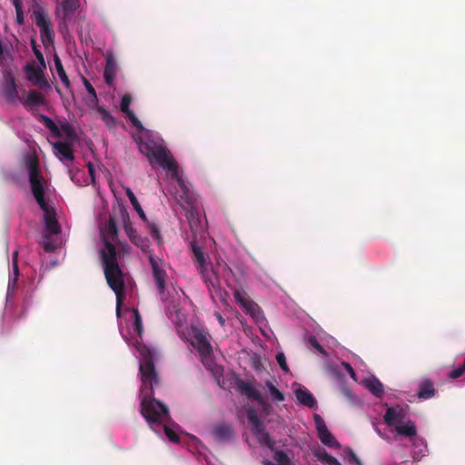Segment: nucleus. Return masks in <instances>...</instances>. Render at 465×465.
Returning <instances> with one entry per match:
<instances>
[{
  "instance_id": "8fccbe9b",
  "label": "nucleus",
  "mask_w": 465,
  "mask_h": 465,
  "mask_svg": "<svg viewBox=\"0 0 465 465\" xmlns=\"http://www.w3.org/2000/svg\"><path fill=\"white\" fill-rule=\"evenodd\" d=\"M44 249L46 252H53L55 249V247L51 242H45L44 243Z\"/></svg>"
},
{
  "instance_id": "a19ab883",
  "label": "nucleus",
  "mask_w": 465,
  "mask_h": 465,
  "mask_svg": "<svg viewBox=\"0 0 465 465\" xmlns=\"http://www.w3.org/2000/svg\"><path fill=\"white\" fill-rule=\"evenodd\" d=\"M32 48L34 51V54L38 60V62L43 65V67H45V58L41 51L38 49L36 43L34 39L31 40Z\"/></svg>"
},
{
  "instance_id": "052dcab7",
  "label": "nucleus",
  "mask_w": 465,
  "mask_h": 465,
  "mask_svg": "<svg viewBox=\"0 0 465 465\" xmlns=\"http://www.w3.org/2000/svg\"><path fill=\"white\" fill-rule=\"evenodd\" d=\"M263 465H280V464H275L272 461L265 460V461H263ZM281 465H282V464H281Z\"/></svg>"
},
{
  "instance_id": "13d9d810",
  "label": "nucleus",
  "mask_w": 465,
  "mask_h": 465,
  "mask_svg": "<svg viewBox=\"0 0 465 465\" xmlns=\"http://www.w3.org/2000/svg\"><path fill=\"white\" fill-rule=\"evenodd\" d=\"M216 316H217V320L220 322V324L222 326H223L224 325V319L223 318V316L221 314H219V313Z\"/></svg>"
},
{
  "instance_id": "3c124183",
  "label": "nucleus",
  "mask_w": 465,
  "mask_h": 465,
  "mask_svg": "<svg viewBox=\"0 0 465 465\" xmlns=\"http://www.w3.org/2000/svg\"><path fill=\"white\" fill-rule=\"evenodd\" d=\"M151 233L155 237V238H159V231L156 227L155 224H152L151 225Z\"/></svg>"
},
{
  "instance_id": "0eeeda50",
  "label": "nucleus",
  "mask_w": 465,
  "mask_h": 465,
  "mask_svg": "<svg viewBox=\"0 0 465 465\" xmlns=\"http://www.w3.org/2000/svg\"><path fill=\"white\" fill-rule=\"evenodd\" d=\"M32 17L35 24L40 29V35L43 45L49 47L54 45V33L51 27L50 20L41 6L34 9Z\"/></svg>"
},
{
  "instance_id": "4468645a",
  "label": "nucleus",
  "mask_w": 465,
  "mask_h": 465,
  "mask_svg": "<svg viewBox=\"0 0 465 465\" xmlns=\"http://www.w3.org/2000/svg\"><path fill=\"white\" fill-rule=\"evenodd\" d=\"M404 418H405V411L400 406L389 407L386 410V412L383 416L384 422L389 427H392V426L395 427L396 425H398L397 423L403 420Z\"/></svg>"
},
{
  "instance_id": "e2e57ef3",
  "label": "nucleus",
  "mask_w": 465,
  "mask_h": 465,
  "mask_svg": "<svg viewBox=\"0 0 465 465\" xmlns=\"http://www.w3.org/2000/svg\"><path fill=\"white\" fill-rule=\"evenodd\" d=\"M175 440H176V443H178V442H179V437H178V434H177V433H176Z\"/></svg>"
},
{
  "instance_id": "20e7f679",
  "label": "nucleus",
  "mask_w": 465,
  "mask_h": 465,
  "mask_svg": "<svg viewBox=\"0 0 465 465\" xmlns=\"http://www.w3.org/2000/svg\"><path fill=\"white\" fill-rule=\"evenodd\" d=\"M101 258L106 282L116 296V313L120 315L125 297V281L124 272L117 261L116 248L112 242L104 241Z\"/></svg>"
},
{
  "instance_id": "c85d7f7f",
  "label": "nucleus",
  "mask_w": 465,
  "mask_h": 465,
  "mask_svg": "<svg viewBox=\"0 0 465 465\" xmlns=\"http://www.w3.org/2000/svg\"><path fill=\"white\" fill-rule=\"evenodd\" d=\"M126 195L127 197L129 198L132 205L134 206V210L138 213L139 216L143 220L145 221L146 220V215L141 206V204L139 203L136 196L134 195V193H133V191L131 189H127L126 190Z\"/></svg>"
},
{
  "instance_id": "7ed1b4c3",
  "label": "nucleus",
  "mask_w": 465,
  "mask_h": 465,
  "mask_svg": "<svg viewBox=\"0 0 465 465\" xmlns=\"http://www.w3.org/2000/svg\"><path fill=\"white\" fill-rule=\"evenodd\" d=\"M139 151L148 159L150 165L160 167L165 172L168 183L163 185L159 182L165 195H174L173 181L174 180V158L163 141L155 140L151 134H144L138 143Z\"/></svg>"
},
{
  "instance_id": "680f3d73",
  "label": "nucleus",
  "mask_w": 465,
  "mask_h": 465,
  "mask_svg": "<svg viewBox=\"0 0 465 465\" xmlns=\"http://www.w3.org/2000/svg\"><path fill=\"white\" fill-rule=\"evenodd\" d=\"M0 53H5V50L1 41H0Z\"/></svg>"
},
{
  "instance_id": "f8f14e48",
  "label": "nucleus",
  "mask_w": 465,
  "mask_h": 465,
  "mask_svg": "<svg viewBox=\"0 0 465 465\" xmlns=\"http://www.w3.org/2000/svg\"><path fill=\"white\" fill-rule=\"evenodd\" d=\"M44 212L45 226L47 232L51 234H58L61 231L59 223L56 219V213L48 203L41 208Z\"/></svg>"
},
{
  "instance_id": "bf43d9fd",
  "label": "nucleus",
  "mask_w": 465,
  "mask_h": 465,
  "mask_svg": "<svg viewBox=\"0 0 465 465\" xmlns=\"http://www.w3.org/2000/svg\"><path fill=\"white\" fill-rule=\"evenodd\" d=\"M17 259H18V252L15 251L13 252V256H12V263L14 262V261L18 262Z\"/></svg>"
},
{
  "instance_id": "39448f33",
  "label": "nucleus",
  "mask_w": 465,
  "mask_h": 465,
  "mask_svg": "<svg viewBox=\"0 0 465 465\" xmlns=\"http://www.w3.org/2000/svg\"><path fill=\"white\" fill-rule=\"evenodd\" d=\"M181 339L190 341L191 345L197 351L200 360L206 370L214 376L222 375L223 368L216 364L213 354V348L211 343L212 336L203 328L191 325L185 332L178 330Z\"/></svg>"
},
{
  "instance_id": "473e14b6",
  "label": "nucleus",
  "mask_w": 465,
  "mask_h": 465,
  "mask_svg": "<svg viewBox=\"0 0 465 465\" xmlns=\"http://www.w3.org/2000/svg\"><path fill=\"white\" fill-rule=\"evenodd\" d=\"M319 460L325 462L327 465H341L339 460L329 454L325 450L317 454Z\"/></svg>"
},
{
  "instance_id": "72a5a7b5",
  "label": "nucleus",
  "mask_w": 465,
  "mask_h": 465,
  "mask_svg": "<svg viewBox=\"0 0 465 465\" xmlns=\"http://www.w3.org/2000/svg\"><path fill=\"white\" fill-rule=\"evenodd\" d=\"M13 266V272H14V277L9 280L8 283V293L13 292L15 289L16 282L18 281L19 276V268H18V262L14 261L12 263Z\"/></svg>"
},
{
  "instance_id": "a18cd8bd",
  "label": "nucleus",
  "mask_w": 465,
  "mask_h": 465,
  "mask_svg": "<svg viewBox=\"0 0 465 465\" xmlns=\"http://www.w3.org/2000/svg\"><path fill=\"white\" fill-rule=\"evenodd\" d=\"M346 453L348 455V459L350 461L354 462L356 465H362L361 460L358 458V456L355 454V452L351 449H349L346 451Z\"/></svg>"
},
{
  "instance_id": "bb28decb",
  "label": "nucleus",
  "mask_w": 465,
  "mask_h": 465,
  "mask_svg": "<svg viewBox=\"0 0 465 465\" xmlns=\"http://www.w3.org/2000/svg\"><path fill=\"white\" fill-rule=\"evenodd\" d=\"M97 112L99 113L102 121L108 128H113L116 125L115 118L105 108L98 106Z\"/></svg>"
},
{
  "instance_id": "58836bf2",
  "label": "nucleus",
  "mask_w": 465,
  "mask_h": 465,
  "mask_svg": "<svg viewBox=\"0 0 465 465\" xmlns=\"http://www.w3.org/2000/svg\"><path fill=\"white\" fill-rule=\"evenodd\" d=\"M308 342L312 347H313L319 353L322 355H327L325 349L320 344L317 338L314 336H310L308 339Z\"/></svg>"
},
{
  "instance_id": "aec40b11",
  "label": "nucleus",
  "mask_w": 465,
  "mask_h": 465,
  "mask_svg": "<svg viewBox=\"0 0 465 465\" xmlns=\"http://www.w3.org/2000/svg\"><path fill=\"white\" fill-rule=\"evenodd\" d=\"M233 295L237 302L244 307L251 314L254 315V311L259 310L257 304L249 301L243 290H235Z\"/></svg>"
},
{
  "instance_id": "7c9ffc66",
  "label": "nucleus",
  "mask_w": 465,
  "mask_h": 465,
  "mask_svg": "<svg viewBox=\"0 0 465 465\" xmlns=\"http://www.w3.org/2000/svg\"><path fill=\"white\" fill-rule=\"evenodd\" d=\"M134 313V331L141 337L143 331L142 316L138 309H133Z\"/></svg>"
},
{
  "instance_id": "2eb2a0df",
  "label": "nucleus",
  "mask_w": 465,
  "mask_h": 465,
  "mask_svg": "<svg viewBox=\"0 0 465 465\" xmlns=\"http://www.w3.org/2000/svg\"><path fill=\"white\" fill-rule=\"evenodd\" d=\"M54 154L61 160L73 162L74 160L72 145L65 142H56L54 143Z\"/></svg>"
},
{
  "instance_id": "f3484780",
  "label": "nucleus",
  "mask_w": 465,
  "mask_h": 465,
  "mask_svg": "<svg viewBox=\"0 0 465 465\" xmlns=\"http://www.w3.org/2000/svg\"><path fill=\"white\" fill-rule=\"evenodd\" d=\"M213 435L218 441H230L233 439L232 427L228 424H218L213 428Z\"/></svg>"
},
{
  "instance_id": "a211bd4d",
  "label": "nucleus",
  "mask_w": 465,
  "mask_h": 465,
  "mask_svg": "<svg viewBox=\"0 0 465 465\" xmlns=\"http://www.w3.org/2000/svg\"><path fill=\"white\" fill-rule=\"evenodd\" d=\"M131 102H132V98L130 95L128 94H125L122 97V101H121V110L124 114H126V116L128 117V119L131 121V123L137 128H142V124L141 122L139 121V119L136 117V115L134 114V113L130 110V104H131Z\"/></svg>"
},
{
  "instance_id": "e433bc0d",
  "label": "nucleus",
  "mask_w": 465,
  "mask_h": 465,
  "mask_svg": "<svg viewBox=\"0 0 465 465\" xmlns=\"http://www.w3.org/2000/svg\"><path fill=\"white\" fill-rule=\"evenodd\" d=\"M274 460L277 464L290 465L291 460L288 455L282 450H276L273 455Z\"/></svg>"
},
{
  "instance_id": "6ab92c4d",
  "label": "nucleus",
  "mask_w": 465,
  "mask_h": 465,
  "mask_svg": "<svg viewBox=\"0 0 465 465\" xmlns=\"http://www.w3.org/2000/svg\"><path fill=\"white\" fill-rule=\"evenodd\" d=\"M295 396L297 401L309 408L316 407V400L311 391L305 388H301L295 391Z\"/></svg>"
},
{
  "instance_id": "6e6d98bb",
  "label": "nucleus",
  "mask_w": 465,
  "mask_h": 465,
  "mask_svg": "<svg viewBox=\"0 0 465 465\" xmlns=\"http://www.w3.org/2000/svg\"><path fill=\"white\" fill-rule=\"evenodd\" d=\"M87 166H88L89 174L94 179V165L91 163H89Z\"/></svg>"
},
{
  "instance_id": "c9c22d12",
  "label": "nucleus",
  "mask_w": 465,
  "mask_h": 465,
  "mask_svg": "<svg viewBox=\"0 0 465 465\" xmlns=\"http://www.w3.org/2000/svg\"><path fill=\"white\" fill-rule=\"evenodd\" d=\"M59 129H60L61 134H64L67 138H69V139L76 138V133H75L74 127L70 124L64 123L61 124V127Z\"/></svg>"
},
{
  "instance_id": "393cba45",
  "label": "nucleus",
  "mask_w": 465,
  "mask_h": 465,
  "mask_svg": "<svg viewBox=\"0 0 465 465\" xmlns=\"http://www.w3.org/2000/svg\"><path fill=\"white\" fill-rule=\"evenodd\" d=\"M39 122H41L53 134L57 137L61 136V132L56 124L48 116L39 114H37Z\"/></svg>"
},
{
  "instance_id": "79ce46f5",
  "label": "nucleus",
  "mask_w": 465,
  "mask_h": 465,
  "mask_svg": "<svg viewBox=\"0 0 465 465\" xmlns=\"http://www.w3.org/2000/svg\"><path fill=\"white\" fill-rule=\"evenodd\" d=\"M84 87L88 93V94L95 101L97 102L98 98H97V94H96V91L95 89L93 87V85L90 84V82L84 78Z\"/></svg>"
},
{
  "instance_id": "603ef678",
  "label": "nucleus",
  "mask_w": 465,
  "mask_h": 465,
  "mask_svg": "<svg viewBox=\"0 0 465 465\" xmlns=\"http://www.w3.org/2000/svg\"><path fill=\"white\" fill-rule=\"evenodd\" d=\"M136 242L139 243V247H141L143 250H144L145 247H147V244H144V241L142 237L136 235Z\"/></svg>"
},
{
  "instance_id": "f03ea898",
  "label": "nucleus",
  "mask_w": 465,
  "mask_h": 465,
  "mask_svg": "<svg viewBox=\"0 0 465 465\" xmlns=\"http://www.w3.org/2000/svg\"><path fill=\"white\" fill-rule=\"evenodd\" d=\"M176 184L179 188L180 204L185 213V216L193 234L190 248L193 252V260L196 264L205 284L214 290L220 288V279L217 272L212 267L209 257L198 245L197 239L205 235V223L201 215L197 194L194 193L191 183L183 176V170L176 163Z\"/></svg>"
},
{
  "instance_id": "5fc2aeb1",
  "label": "nucleus",
  "mask_w": 465,
  "mask_h": 465,
  "mask_svg": "<svg viewBox=\"0 0 465 465\" xmlns=\"http://www.w3.org/2000/svg\"><path fill=\"white\" fill-rule=\"evenodd\" d=\"M342 392L347 398L352 399V392L349 388H342Z\"/></svg>"
},
{
  "instance_id": "dca6fc26",
  "label": "nucleus",
  "mask_w": 465,
  "mask_h": 465,
  "mask_svg": "<svg viewBox=\"0 0 465 465\" xmlns=\"http://www.w3.org/2000/svg\"><path fill=\"white\" fill-rule=\"evenodd\" d=\"M117 64L113 56L106 57V64L104 72V78L106 84L113 86L116 77Z\"/></svg>"
},
{
  "instance_id": "9d476101",
  "label": "nucleus",
  "mask_w": 465,
  "mask_h": 465,
  "mask_svg": "<svg viewBox=\"0 0 465 465\" xmlns=\"http://www.w3.org/2000/svg\"><path fill=\"white\" fill-rule=\"evenodd\" d=\"M237 389L248 399L255 401L265 412L269 411V403L264 400L261 391L257 390L252 383L240 380L237 382Z\"/></svg>"
},
{
  "instance_id": "4be33fe9",
  "label": "nucleus",
  "mask_w": 465,
  "mask_h": 465,
  "mask_svg": "<svg viewBox=\"0 0 465 465\" xmlns=\"http://www.w3.org/2000/svg\"><path fill=\"white\" fill-rule=\"evenodd\" d=\"M24 105L34 108L45 104V98L43 94L35 90H30L26 98L23 101Z\"/></svg>"
},
{
  "instance_id": "ddd939ff",
  "label": "nucleus",
  "mask_w": 465,
  "mask_h": 465,
  "mask_svg": "<svg viewBox=\"0 0 465 465\" xmlns=\"http://www.w3.org/2000/svg\"><path fill=\"white\" fill-rule=\"evenodd\" d=\"M149 261L153 269V280L157 287L158 292L161 295L162 300L164 301L166 272L159 267L158 262L152 255L150 256Z\"/></svg>"
},
{
  "instance_id": "b1692460",
  "label": "nucleus",
  "mask_w": 465,
  "mask_h": 465,
  "mask_svg": "<svg viewBox=\"0 0 465 465\" xmlns=\"http://www.w3.org/2000/svg\"><path fill=\"white\" fill-rule=\"evenodd\" d=\"M366 388L377 398H381L383 395V385L375 377L366 381Z\"/></svg>"
},
{
  "instance_id": "5701e85b",
  "label": "nucleus",
  "mask_w": 465,
  "mask_h": 465,
  "mask_svg": "<svg viewBox=\"0 0 465 465\" xmlns=\"http://www.w3.org/2000/svg\"><path fill=\"white\" fill-rule=\"evenodd\" d=\"M395 431L397 434L410 439L417 436V428L415 422L410 420L403 424L396 425Z\"/></svg>"
},
{
  "instance_id": "49530a36",
  "label": "nucleus",
  "mask_w": 465,
  "mask_h": 465,
  "mask_svg": "<svg viewBox=\"0 0 465 465\" xmlns=\"http://www.w3.org/2000/svg\"><path fill=\"white\" fill-rule=\"evenodd\" d=\"M341 365L342 367L346 370V371L349 373V375L354 380L356 381L357 379V376H356V372L354 371L353 368L351 367V365L348 362H341Z\"/></svg>"
},
{
  "instance_id": "864d4df0",
  "label": "nucleus",
  "mask_w": 465,
  "mask_h": 465,
  "mask_svg": "<svg viewBox=\"0 0 465 465\" xmlns=\"http://www.w3.org/2000/svg\"><path fill=\"white\" fill-rule=\"evenodd\" d=\"M13 5H15V10L23 9L22 0H12Z\"/></svg>"
},
{
  "instance_id": "6e6552de",
  "label": "nucleus",
  "mask_w": 465,
  "mask_h": 465,
  "mask_svg": "<svg viewBox=\"0 0 465 465\" xmlns=\"http://www.w3.org/2000/svg\"><path fill=\"white\" fill-rule=\"evenodd\" d=\"M246 416L248 422L251 425L252 431L255 435L259 443L272 449L274 445V441L271 439L269 433L265 430L264 425L260 420L255 409L249 407L246 411Z\"/></svg>"
},
{
  "instance_id": "de8ad7c7",
  "label": "nucleus",
  "mask_w": 465,
  "mask_h": 465,
  "mask_svg": "<svg viewBox=\"0 0 465 465\" xmlns=\"http://www.w3.org/2000/svg\"><path fill=\"white\" fill-rule=\"evenodd\" d=\"M15 13H16V23L20 25H24L25 16H24L23 9L15 10Z\"/></svg>"
},
{
  "instance_id": "cd10ccee",
  "label": "nucleus",
  "mask_w": 465,
  "mask_h": 465,
  "mask_svg": "<svg viewBox=\"0 0 465 465\" xmlns=\"http://www.w3.org/2000/svg\"><path fill=\"white\" fill-rule=\"evenodd\" d=\"M54 65H55L56 72H57L63 84L68 88L70 86V81L66 75V73L63 67L62 61L58 57V55L54 56Z\"/></svg>"
},
{
  "instance_id": "9b49d317",
  "label": "nucleus",
  "mask_w": 465,
  "mask_h": 465,
  "mask_svg": "<svg viewBox=\"0 0 465 465\" xmlns=\"http://www.w3.org/2000/svg\"><path fill=\"white\" fill-rule=\"evenodd\" d=\"M25 73L26 74L27 80L30 81L33 84L38 86L40 89L47 90L50 88V85L41 68H37L34 64H28L25 67Z\"/></svg>"
},
{
  "instance_id": "4d7b16f0",
  "label": "nucleus",
  "mask_w": 465,
  "mask_h": 465,
  "mask_svg": "<svg viewBox=\"0 0 465 465\" xmlns=\"http://www.w3.org/2000/svg\"><path fill=\"white\" fill-rule=\"evenodd\" d=\"M0 66H5V53H0Z\"/></svg>"
},
{
  "instance_id": "37998d69",
  "label": "nucleus",
  "mask_w": 465,
  "mask_h": 465,
  "mask_svg": "<svg viewBox=\"0 0 465 465\" xmlns=\"http://www.w3.org/2000/svg\"><path fill=\"white\" fill-rule=\"evenodd\" d=\"M276 361H277L278 364L280 365V367L282 368V371H289L287 363H286L285 356H284V354L282 352H279L276 355Z\"/></svg>"
},
{
  "instance_id": "c756f323",
  "label": "nucleus",
  "mask_w": 465,
  "mask_h": 465,
  "mask_svg": "<svg viewBox=\"0 0 465 465\" xmlns=\"http://www.w3.org/2000/svg\"><path fill=\"white\" fill-rule=\"evenodd\" d=\"M318 437L324 445L330 448H337L340 446L339 442L329 430H323Z\"/></svg>"
},
{
  "instance_id": "09e8293b",
  "label": "nucleus",
  "mask_w": 465,
  "mask_h": 465,
  "mask_svg": "<svg viewBox=\"0 0 465 465\" xmlns=\"http://www.w3.org/2000/svg\"><path fill=\"white\" fill-rule=\"evenodd\" d=\"M173 302H169L167 304H166V314L169 318H172L173 316V309H174V305L172 304Z\"/></svg>"
},
{
  "instance_id": "2f4dec72",
  "label": "nucleus",
  "mask_w": 465,
  "mask_h": 465,
  "mask_svg": "<svg viewBox=\"0 0 465 465\" xmlns=\"http://www.w3.org/2000/svg\"><path fill=\"white\" fill-rule=\"evenodd\" d=\"M265 385L273 401L279 402L284 401L283 393L281 392L271 381H266Z\"/></svg>"
},
{
  "instance_id": "412c9836",
  "label": "nucleus",
  "mask_w": 465,
  "mask_h": 465,
  "mask_svg": "<svg viewBox=\"0 0 465 465\" xmlns=\"http://www.w3.org/2000/svg\"><path fill=\"white\" fill-rule=\"evenodd\" d=\"M436 390L432 381L426 379L423 380L419 385L418 397L420 399L428 400L434 397Z\"/></svg>"
},
{
  "instance_id": "f257e3e1",
  "label": "nucleus",
  "mask_w": 465,
  "mask_h": 465,
  "mask_svg": "<svg viewBox=\"0 0 465 465\" xmlns=\"http://www.w3.org/2000/svg\"><path fill=\"white\" fill-rule=\"evenodd\" d=\"M136 349L141 356V414L152 430L159 436L165 435L171 442H174L173 423L169 409L153 398V390L160 384V378L154 366V351L143 343H137Z\"/></svg>"
},
{
  "instance_id": "ea45409f",
  "label": "nucleus",
  "mask_w": 465,
  "mask_h": 465,
  "mask_svg": "<svg viewBox=\"0 0 465 465\" xmlns=\"http://www.w3.org/2000/svg\"><path fill=\"white\" fill-rule=\"evenodd\" d=\"M464 373H465V361L460 366L453 369L449 373V378L455 380V379L461 377Z\"/></svg>"
},
{
  "instance_id": "f704fd0d",
  "label": "nucleus",
  "mask_w": 465,
  "mask_h": 465,
  "mask_svg": "<svg viewBox=\"0 0 465 465\" xmlns=\"http://www.w3.org/2000/svg\"><path fill=\"white\" fill-rule=\"evenodd\" d=\"M118 233V228L116 224V221L114 217L110 216L107 222V234L111 237L113 241H114L115 237Z\"/></svg>"
},
{
  "instance_id": "a878e982",
  "label": "nucleus",
  "mask_w": 465,
  "mask_h": 465,
  "mask_svg": "<svg viewBox=\"0 0 465 465\" xmlns=\"http://www.w3.org/2000/svg\"><path fill=\"white\" fill-rule=\"evenodd\" d=\"M123 221H124V229L130 238L131 242H134L135 245H139L138 242H136V233L135 230L133 228L130 221L129 216L126 212H123L122 213Z\"/></svg>"
},
{
  "instance_id": "1a4fd4ad",
  "label": "nucleus",
  "mask_w": 465,
  "mask_h": 465,
  "mask_svg": "<svg viewBox=\"0 0 465 465\" xmlns=\"http://www.w3.org/2000/svg\"><path fill=\"white\" fill-rule=\"evenodd\" d=\"M1 94L9 104H16L19 100V94L15 78L11 68L6 66L3 70V82L1 84Z\"/></svg>"
},
{
  "instance_id": "4c0bfd02",
  "label": "nucleus",
  "mask_w": 465,
  "mask_h": 465,
  "mask_svg": "<svg viewBox=\"0 0 465 465\" xmlns=\"http://www.w3.org/2000/svg\"><path fill=\"white\" fill-rule=\"evenodd\" d=\"M79 5L78 0H64L63 2V10L65 14L73 13L77 9Z\"/></svg>"
},
{
  "instance_id": "c03bdc74",
  "label": "nucleus",
  "mask_w": 465,
  "mask_h": 465,
  "mask_svg": "<svg viewBox=\"0 0 465 465\" xmlns=\"http://www.w3.org/2000/svg\"><path fill=\"white\" fill-rule=\"evenodd\" d=\"M315 422H316V428L318 431V436L323 431V430H329L326 427L324 421L322 420V418L319 415H315Z\"/></svg>"
},
{
  "instance_id": "423d86ee",
  "label": "nucleus",
  "mask_w": 465,
  "mask_h": 465,
  "mask_svg": "<svg viewBox=\"0 0 465 465\" xmlns=\"http://www.w3.org/2000/svg\"><path fill=\"white\" fill-rule=\"evenodd\" d=\"M26 166L32 194L39 207L44 208L45 204L47 203L45 198V191L48 187L47 181L44 178L41 173L37 158H28L26 161Z\"/></svg>"
}]
</instances>
